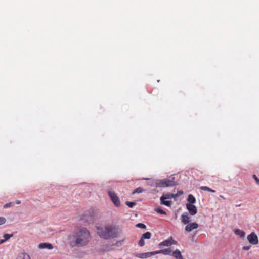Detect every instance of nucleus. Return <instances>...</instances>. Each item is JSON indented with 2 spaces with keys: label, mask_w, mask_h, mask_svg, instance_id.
Instances as JSON below:
<instances>
[{
  "label": "nucleus",
  "mask_w": 259,
  "mask_h": 259,
  "mask_svg": "<svg viewBox=\"0 0 259 259\" xmlns=\"http://www.w3.org/2000/svg\"><path fill=\"white\" fill-rule=\"evenodd\" d=\"M97 234L105 240H110L119 236L120 230L116 226L106 225L101 227H96Z\"/></svg>",
  "instance_id": "1"
},
{
  "label": "nucleus",
  "mask_w": 259,
  "mask_h": 259,
  "mask_svg": "<svg viewBox=\"0 0 259 259\" xmlns=\"http://www.w3.org/2000/svg\"><path fill=\"white\" fill-rule=\"evenodd\" d=\"M175 179V177H171L168 179L157 180L155 183V185L159 187H172L177 185Z\"/></svg>",
  "instance_id": "2"
},
{
  "label": "nucleus",
  "mask_w": 259,
  "mask_h": 259,
  "mask_svg": "<svg viewBox=\"0 0 259 259\" xmlns=\"http://www.w3.org/2000/svg\"><path fill=\"white\" fill-rule=\"evenodd\" d=\"M69 243L72 246H76L81 243V230L78 229L69 237Z\"/></svg>",
  "instance_id": "3"
},
{
  "label": "nucleus",
  "mask_w": 259,
  "mask_h": 259,
  "mask_svg": "<svg viewBox=\"0 0 259 259\" xmlns=\"http://www.w3.org/2000/svg\"><path fill=\"white\" fill-rule=\"evenodd\" d=\"M107 193L114 204L119 207L120 205V202L117 195L112 191H108Z\"/></svg>",
  "instance_id": "4"
},
{
  "label": "nucleus",
  "mask_w": 259,
  "mask_h": 259,
  "mask_svg": "<svg viewBox=\"0 0 259 259\" xmlns=\"http://www.w3.org/2000/svg\"><path fill=\"white\" fill-rule=\"evenodd\" d=\"M82 246L87 244L90 241L91 237L90 232L86 229L82 228Z\"/></svg>",
  "instance_id": "5"
},
{
  "label": "nucleus",
  "mask_w": 259,
  "mask_h": 259,
  "mask_svg": "<svg viewBox=\"0 0 259 259\" xmlns=\"http://www.w3.org/2000/svg\"><path fill=\"white\" fill-rule=\"evenodd\" d=\"M176 244H177V242L174 240L172 237H170L169 239L160 242L159 245L162 246H170L171 245Z\"/></svg>",
  "instance_id": "6"
},
{
  "label": "nucleus",
  "mask_w": 259,
  "mask_h": 259,
  "mask_svg": "<svg viewBox=\"0 0 259 259\" xmlns=\"http://www.w3.org/2000/svg\"><path fill=\"white\" fill-rule=\"evenodd\" d=\"M247 239L250 243L253 245H256L258 243V237L257 235L253 232L248 235Z\"/></svg>",
  "instance_id": "7"
},
{
  "label": "nucleus",
  "mask_w": 259,
  "mask_h": 259,
  "mask_svg": "<svg viewBox=\"0 0 259 259\" xmlns=\"http://www.w3.org/2000/svg\"><path fill=\"white\" fill-rule=\"evenodd\" d=\"M186 208L188 209V210L189 211L190 214L191 215H194L197 212V210L196 207L193 204H187Z\"/></svg>",
  "instance_id": "8"
},
{
  "label": "nucleus",
  "mask_w": 259,
  "mask_h": 259,
  "mask_svg": "<svg viewBox=\"0 0 259 259\" xmlns=\"http://www.w3.org/2000/svg\"><path fill=\"white\" fill-rule=\"evenodd\" d=\"M198 227V224L196 223H191L188 224L185 227V231L187 232H190L194 229H197Z\"/></svg>",
  "instance_id": "9"
},
{
  "label": "nucleus",
  "mask_w": 259,
  "mask_h": 259,
  "mask_svg": "<svg viewBox=\"0 0 259 259\" xmlns=\"http://www.w3.org/2000/svg\"><path fill=\"white\" fill-rule=\"evenodd\" d=\"M154 255H155V251L139 253L137 254L136 256L140 258L144 259L150 257Z\"/></svg>",
  "instance_id": "10"
},
{
  "label": "nucleus",
  "mask_w": 259,
  "mask_h": 259,
  "mask_svg": "<svg viewBox=\"0 0 259 259\" xmlns=\"http://www.w3.org/2000/svg\"><path fill=\"white\" fill-rule=\"evenodd\" d=\"M179 196L178 194H174L170 193H167L166 194H163L162 196L161 197L163 199H171L172 198H175Z\"/></svg>",
  "instance_id": "11"
},
{
  "label": "nucleus",
  "mask_w": 259,
  "mask_h": 259,
  "mask_svg": "<svg viewBox=\"0 0 259 259\" xmlns=\"http://www.w3.org/2000/svg\"><path fill=\"white\" fill-rule=\"evenodd\" d=\"M38 248L40 249H48L49 250L52 249L53 248V246L50 243H41L39 244Z\"/></svg>",
  "instance_id": "12"
},
{
  "label": "nucleus",
  "mask_w": 259,
  "mask_h": 259,
  "mask_svg": "<svg viewBox=\"0 0 259 259\" xmlns=\"http://www.w3.org/2000/svg\"><path fill=\"white\" fill-rule=\"evenodd\" d=\"M155 254H163L164 255H171V250L169 248L164 249L155 251Z\"/></svg>",
  "instance_id": "13"
},
{
  "label": "nucleus",
  "mask_w": 259,
  "mask_h": 259,
  "mask_svg": "<svg viewBox=\"0 0 259 259\" xmlns=\"http://www.w3.org/2000/svg\"><path fill=\"white\" fill-rule=\"evenodd\" d=\"M181 221L184 224H187L190 221V218L187 213H183L181 215Z\"/></svg>",
  "instance_id": "14"
},
{
  "label": "nucleus",
  "mask_w": 259,
  "mask_h": 259,
  "mask_svg": "<svg viewBox=\"0 0 259 259\" xmlns=\"http://www.w3.org/2000/svg\"><path fill=\"white\" fill-rule=\"evenodd\" d=\"M172 255L176 259H183L181 252L179 249H176L174 251Z\"/></svg>",
  "instance_id": "15"
},
{
  "label": "nucleus",
  "mask_w": 259,
  "mask_h": 259,
  "mask_svg": "<svg viewBox=\"0 0 259 259\" xmlns=\"http://www.w3.org/2000/svg\"><path fill=\"white\" fill-rule=\"evenodd\" d=\"M17 259H30V257L26 253H20L18 254Z\"/></svg>",
  "instance_id": "16"
},
{
  "label": "nucleus",
  "mask_w": 259,
  "mask_h": 259,
  "mask_svg": "<svg viewBox=\"0 0 259 259\" xmlns=\"http://www.w3.org/2000/svg\"><path fill=\"white\" fill-rule=\"evenodd\" d=\"M234 232L236 235H238L242 238H243L245 236V232L239 229H235Z\"/></svg>",
  "instance_id": "17"
},
{
  "label": "nucleus",
  "mask_w": 259,
  "mask_h": 259,
  "mask_svg": "<svg viewBox=\"0 0 259 259\" xmlns=\"http://www.w3.org/2000/svg\"><path fill=\"white\" fill-rule=\"evenodd\" d=\"M187 201L189 202L188 204H193L195 203L196 199L192 195L190 194L188 195Z\"/></svg>",
  "instance_id": "18"
},
{
  "label": "nucleus",
  "mask_w": 259,
  "mask_h": 259,
  "mask_svg": "<svg viewBox=\"0 0 259 259\" xmlns=\"http://www.w3.org/2000/svg\"><path fill=\"white\" fill-rule=\"evenodd\" d=\"M166 199H163L160 197L161 204L162 205H166L168 207H170L171 205V202L170 201L165 200Z\"/></svg>",
  "instance_id": "19"
},
{
  "label": "nucleus",
  "mask_w": 259,
  "mask_h": 259,
  "mask_svg": "<svg viewBox=\"0 0 259 259\" xmlns=\"http://www.w3.org/2000/svg\"><path fill=\"white\" fill-rule=\"evenodd\" d=\"M13 236V235H9L8 234H5L4 235V239L0 240V244L4 243L5 241H6L7 240H8L10 237H11Z\"/></svg>",
  "instance_id": "20"
},
{
  "label": "nucleus",
  "mask_w": 259,
  "mask_h": 259,
  "mask_svg": "<svg viewBox=\"0 0 259 259\" xmlns=\"http://www.w3.org/2000/svg\"><path fill=\"white\" fill-rule=\"evenodd\" d=\"M200 188L201 190H202L203 191H207L210 192L212 193H214L215 192V191L214 190H213L207 186H201Z\"/></svg>",
  "instance_id": "21"
},
{
  "label": "nucleus",
  "mask_w": 259,
  "mask_h": 259,
  "mask_svg": "<svg viewBox=\"0 0 259 259\" xmlns=\"http://www.w3.org/2000/svg\"><path fill=\"white\" fill-rule=\"evenodd\" d=\"M151 234L149 232H147L145 233L144 234H142L141 237L143 238V239H150L151 238Z\"/></svg>",
  "instance_id": "22"
},
{
  "label": "nucleus",
  "mask_w": 259,
  "mask_h": 259,
  "mask_svg": "<svg viewBox=\"0 0 259 259\" xmlns=\"http://www.w3.org/2000/svg\"><path fill=\"white\" fill-rule=\"evenodd\" d=\"M144 192L143 188L141 187H138L136 188L132 193L133 194H134L135 193H140Z\"/></svg>",
  "instance_id": "23"
},
{
  "label": "nucleus",
  "mask_w": 259,
  "mask_h": 259,
  "mask_svg": "<svg viewBox=\"0 0 259 259\" xmlns=\"http://www.w3.org/2000/svg\"><path fill=\"white\" fill-rule=\"evenodd\" d=\"M155 211L157 212V213H159L160 214H164L165 215L166 214V212L165 211H164L163 210H162L161 208L160 207H158V208H157L155 209Z\"/></svg>",
  "instance_id": "24"
},
{
  "label": "nucleus",
  "mask_w": 259,
  "mask_h": 259,
  "mask_svg": "<svg viewBox=\"0 0 259 259\" xmlns=\"http://www.w3.org/2000/svg\"><path fill=\"white\" fill-rule=\"evenodd\" d=\"M126 204L130 208H133L135 205L136 203L134 202H126Z\"/></svg>",
  "instance_id": "25"
},
{
  "label": "nucleus",
  "mask_w": 259,
  "mask_h": 259,
  "mask_svg": "<svg viewBox=\"0 0 259 259\" xmlns=\"http://www.w3.org/2000/svg\"><path fill=\"white\" fill-rule=\"evenodd\" d=\"M136 226L138 228H142V229H146V226L145 225L142 223H138L137 224Z\"/></svg>",
  "instance_id": "26"
},
{
  "label": "nucleus",
  "mask_w": 259,
  "mask_h": 259,
  "mask_svg": "<svg viewBox=\"0 0 259 259\" xmlns=\"http://www.w3.org/2000/svg\"><path fill=\"white\" fill-rule=\"evenodd\" d=\"M138 245L140 246H141V247H142V246H144V245H145V241H144V239H143L142 237H141L140 240H139V241L138 242Z\"/></svg>",
  "instance_id": "27"
},
{
  "label": "nucleus",
  "mask_w": 259,
  "mask_h": 259,
  "mask_svg": "<svg viewBox=\"0 0 259 259\" xmlns=\"http://www.w3.org/2000/svg\"><path fill=\"white\" fill-rule=\"evenodd\" d=\"M14 202H10V203L6 204L4 207V208H8V207H12V206H14Z\"/></svg>",
  "instance_id": "28"
},
{
  "label": "nucleus",
  "mask_w": 259,
  "mask_h": 259,
  "mask_svg": "<svg viewBox=\"0 0 259 259\" xmlns=\"http://www.w3.org/2000/svg\"><path fill=\"white\" fill-rule=\"evenodd\" d=\"M6 222V219L4 217H0V225L5 224Z\"/></svg>",
  "instance_id": "29"
},
{
  "label": "nucleus",
  "mask_w": 259,
  "mask_h": 259,
  "mask_svg": "<svg viewBox=\"0 0 259 259\" xmlns=\"http://www.w3.org/2000/svg\"><path fill=\"white\" fill-rule=\"evenodd\" d=\"M253 178L256 181L257 184H259V179L257 177V176L255 175H254L253 176Z\"/></svg>",
  "instance_id": "30"
},
{
  "label": "nucleus",
  "mask_w": 259,
  "mask_h": 259,
  "mask_svg": "<svg viewBox=\"0 0 259 259\" xmlns=\"http://www.w3.org/2000/svg\"><path fill=\"white\" fill-rule=\"evenodd\" d=\"M250 246H245L243 247V249L245 250H248L250 248Z\"/></svg>",
  "instance_id": "31"
},
{
  "label": "nucleus",
  "mask_w": 259,
  "mask_h": 259,
  "mask_svg": "<svg viewBox=\"0 0 259 259\" xmlns=\"http://www.w3.org/2000/svg\"><path fill=\"white\" fill-rule=\"evenodd\" d=\"M125 240V239L123 238V239L121 240H119L117 242V244H121Z\"/></svg>",
  "instance_id": "32"
},
{
  "label": "nucleus",
  "mask_w": 259,
  "mask_h": 259,
  "mask_svg": "<svg viewBox=\"0 0 259 259\" xmlns=\"http://www.w3.org/2000/svg\"><path fill=\"white\" fill-rule=\"evenodd\" d=\"M183 191H178V193L177 194H178L179 196H180V195L183 194Z\"/></svg>",
  "instance_id": "33"
},
{
  "label": "nucleus",
  "mask_w": 259,
  "mask_h": 259,
  "mask_svg": "<svg viewBox=\"0 0 259 259\" xmlns=\"http://www.w3.org/2000/svg\"><path fill=\"white\" fill-rule=\"evenodd\" d=\"M16 203L17 204H20L21 201H20V200H16Z\"/></svg>",
  "instance_id": "34"
},
{
  "label": "nucleus",
  "mask_w": 259,
  "mask_h": 259,
  "mask_svg": "<svg viewBox=\"0 0 259 259\" xmlns=\"http://www.w3.org/2000/svg\"><path fill=\"white\" fill-rule=\"evenodd\" d=\"M220 197L221 198H222V199H225L224 197L223 196H222V195H220Z\"/></svg>",
  "instance_id": "35"
}]
</instances>
